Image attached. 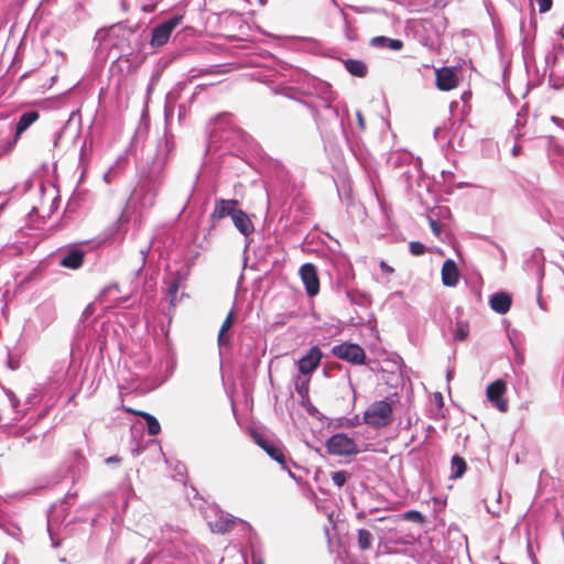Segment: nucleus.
I'll return each instance as SVG.
<instances>
[{"label": "nucleus", "instance_id": "f257e3e1", "mask_svg": "<svg viewBox=\"0 0 564 564\" xmlns=\"http://www.w3.org/2000/svg\"><path fill=\"white\" fill-rule=\"evenodd\" d=\"M297 75L301 78L304 77L306 82V87H303L302 93L314 97L313 100H301V104L311 110L318 129L327 130L332 124H337L344 139L349 142L350 137H348L346 123L349 113L346 107L340 112L338 107L333 105L335 94L332 90V86L326 82L310 77L301 72H297Z\"/></svg>", "mask_w": 564, "mask_h": 564}, {"label": "nucleus", "instance_id": "f03ea898", "mask_svg": "<svg viewBox=\"0 0 564 564\" xmlns=\"http://www.w3.org/2000/svg\"><path fill=\"white\" fill-rule=\"evenodd\" d=\"M159 543L163 544V549L159 553L148 554L142 564H163L167 556L188 560L196 555L197 546L194 544L192 536L177 527L170 524L162 527Z\"/></svg>", "mask_w": 564, "mask_h": 564}, {"label": "nucleus", "instance_id": "7ed1b4c3", "mask_svg": "<svg viewBox=\"0 0 564 564\" xmlns=\"http://www.w3.org/2000/svg\"><path fill=\"white\" fill-rule=\"evenodd\" d=\"M165 178L141 170L138 183L131 194V200L141 209H149L154 206L160 188Z\"/></svg>", "mask_w": 564, "mask_h": 564}, {"label": "nucleus", "instance_id": "20e7f679", "mask_svg": "<svg viewBox=\"0 0 564 564\" xmlns=\"http://www.w3.org/2000/svg\"><path fill=\"white\" fill-rule=\"evenodd\" d=\"M176 152V142L173 133L165 128L162 137L158 139L154 153L143 170L165 178L166 167Z\"/></svg>", "mask_w": 564, "mask_h": 564}, {"label": "nucleus", "instance_id": "39448f33", "mask_svg": "<svg viewBox=\"0 0 564 564\" xmlns=\"http://www.w3.org/2000/svg\"><path fill=\"white\" fill-rule=\"evenodd\" d=\"M208 527L215 533L225 534L234 529V527H241L242 531L250 532L251 525L245 520L226 513L218 507H212L206 513Z\"/></svg>", "mask_w": 564, "mask_h": 564}, {"label": "nucleus", "instance_id": "423d86ee", "mask_svg": "<svg viewBox=\"0 0 564 564\" xmlns=\"http://www.w3.org/2000/svg\"><path fill=\"white\" fill-rule=\"evenodd\" d=\"M364 421L366 424L376 429L390 425L393 421L392 405L386 400L373 402L365 411Z\"/></svg>", "mask_w": 564, "mask_h": 564}, {"label": "nucleus", "instance_id": "0eeeda50", "mask_svg": "<svg viewBox=\"0 0 564 564\" xmlns=\"http://www.w3.org/2000/svg\"><path fill=\"white\" fill-rule=\"evenodd\" d=\"M182 20V14H173L154 26L151 32V46L153 48H159L165 45L169 42L173 30L181 24Z\"/></svg>", "mask_w": 564, "mask_h": 564}, {"label": "nucleus", "instance_id": "6e6552de", "mask_svg": "<svg viewBox=\"0 0 564 564\" xmlns=\"http://www.w3.org/2000/svg\"><path fill=\"white\" fill-rule=\"evenodd\" d=\"M326 447L329 454L337 456H352L359 453L355 440L344 433H338L329 437Z\"/></svg>", "mask_w": 564, "mask_h": 564}, {"label": "nucleus", "instance_id": "1a4fd4ad", "mask_svg": "<svg viewBox=\"0 0 564 564\" xmlns=\"http://www.w3.org/2000/svg\"><path fill=\"white\" fill-rule=\"evenodd\" d=\"M332 354L352 365H364L366 362L365 350L358 345L352 343H343L332 348Z\"/></svg>", "mask_w": 564, "mask_h": 564}, {"label": "nucleus", "instance_id": "9d476101", "mask_svg": "<svg viewBox=\"0 0 564 564\" xmlns=\"http://www.w3.org/2000/svg\"><path fill=\"white\" fill-rule=\"evenodd\" d=\"M300 275L305 285L308 296H315L319 292V280L316 267L313 263L306 262L300 268Z\"/></svg>", "mask_w": 564, "mask_h": 564}, {"label": "nucleus", "instance_id": "9b49d317", "mask_svg": "<svg viewBox=\"0 0 564 564\" xmlns=\"http://www.w3.org/2000/svg\"><path fill=\"white\" fill-rule=\"evenodd\" d=\"M323 352L317 346H313L299 360V371L303 376H311L321 364Z\"/></svg>", "mask_w": 564, "mask_h": 564}, {"label": "nucleus", "instance_id": "f8f14e48", "mask_svg": "<svg viewBox=\"0 0 564 564\" xmlns=\"http://www.w3.org/2000/svg\"><path fill=\"white\" fill-rule=\"evenodd\" d=\"M253 440L270 456V458L279 463L282 468H288V460L280 445L265 440L260 434H254Z\"/></svg>", "mask_w": 564, "mask_h": 564}, {"label": "nucleus", "instance_id": "ddd939ff", "mask_svg": "<svg viewBox=\"0 0 564 564\" xmlns=\"http://www.w3.org/2000/svg\"><path fill=\"white\" fill-rule=\"evenodd\" d=\"M506 382L498 379L491 382L486 390L488 400L501 412L508 410V402L503 399Z\"/></svg>", "mask_w": 564, "mask_h": 564}, {"label": "nucleus", "instance_id": "4468645a", "mask_svg": "<svg viewBox=\"0 0 564 564\" xmlns=\"http://www.w3.org/2000/svg\"><path fill=\"white\" fill-rule=\"evenodd\" d=\"M40 118V112L37 110H29L23 112L17 124L13 139L9 142L7 150H11L15 143L18 142L21 134L26 131L35 121Z\"/></svg>", "mask_w": 564, "mask_h": 564}, {"label": "nucleus", "instance_id": "2eb2a0df", "mask_svg": "<svg viewBox=\"0 0 564 564\" xmlns=\"http://www.w3.org/2000/svg\"><path fill=\"white\" fill-rule=\"evenodd\" d=\"M239 202L237 199L217 198L215 200L214 210L210 214L212 220H220L225 217H232L238 209Z\"/></svg>", "mask_w": 564, "mask_h": 564}, {"label": "nucleus", "instance_id": "dca6fc26", "mask_svg": "<svg viewBox=\"0 0 564 564\" xmlns=\"http://www.w3.org/2000/svg\"><path fill=\"white\" fill-rule=\"evenodd\" d=\"M458 84V77L455 68L442 67L436 70V87L440 90H451Z\"/></svg>", "mask_w": 564, "mask_h": 564}, {"label": "nucleus", "instance_id": "f3484780", "mask_svg": "<svg viewBox=\"0 0 564 564\" xmlns=\"http://www.w3.org/2000/svg\"><path fill=\"white\" fill-rule=\"evenodd\" d=\"M85 259V251L78 247H72L65 251L59 260V265L70 270L79 269Z\"/></svg>", "mask_w": 564, "mask_h": 564}, {"label": "nucleus", "instance_id": "a211bd4d", "mask_svg": "<svg viewBox=\"0 0 564 564\" xmlns=\"http://www.w3.org/2000/svg\"><path fill=\"white\" fill-rule=\"evenodd\" d=\"M236 229L246 238L251 236L254 231V225L249 215L242 209L238 208L231 217Z\"/></svg>", "mask_w": 564, "mask_h": 564}, {"label": "nucleus", "instance_id": "6ab92c4d", "mask_svg": "<svg viewBox=\"0 0 564 564\" xmlns=\"http://www.w3.org/2000/svg\"><path fill=\"white\" fill-rule=\"evenodd\" d=\"M512 299L507 292H497L489 296L490 308L498 314H506L511 307Z\"/></svg>", "mask_w": 564, "mask_h": 564}, {"label": "nucleus", "instance_id": "aec40b11", "mask_svg": "<svg viewBox=\"0 0 564 564\" xmlns=\"http://www.w3.org/2000/svg\"><path fill=\"white\" fill-rule=\"evenodd\" d=\"M442 283L445 286H456L459 280V271L454 260L447 259L442 267Z\"/></svg>", "mask_w": 564, "mask_h": 564}, {"label": "nucleus", "instance_id": "412c9836", "mask_svg": "<svg viewBox=\"0 0 564 564\" xmlns=\"http://www.w3.org/2000/svg\"><path fill=\"white\" fill-rule=\"evenodd\" d=\"M36 316L41 322L42 328L48 327L56 318V307L53 302L45 301L36 308Z\"/></svg>", "mask_w": 564, "mask_h": 564}, {"label": "nucleus", "instance_id": "4be33fe9", "mask_svg": "<svg viewBox=\"0 0 564 564\" xmlns=\"http://www.w3.org/2000/svg\"><path fill=\"white\" fill-rule=\"evenodd\" d=\"M389 163L393 167H400L404 164H414V167L416 169L417 172H420L421 170V160L419 158L414 159L413 155L408 151H398L391 153L389 158Z\"/></svg>", "mask_w": 564, "mask_h": 564}, {"label": "nucleus", "instance_id": "5701e85b", "mask_svg": "<svg viewBox=\"0 0 564 564\" xmlns=\"http://www.w3.org/2000/svg\"><path fill=\"white\" fill-rule=\"evenodd\" d=\"M345 69L352 76L365 78L368 74V66L361 59L340 58Z\"/></svg>", "mask_w": 564, "mask_h": 564}, {"label": "nucleus", "instance_id": "b1692460", "mask_svg": "<svg viewBox=\"0 0 564 564\" xmlns=\"http://www.w3.org/2000/svg\"><path fill=\"white\" fill-rule=\"evenodd\" d=\"M370 45L376 48H389L391 51H400L403 42L399 39H390L383 35L375 36L370 40Z\"/></svg>", "mask_w": 564, "mask_h": 564}, {"label": "nucleus", "instance_id": "393cba45", "mask_svg": "<svg viewBox=\"0 0 564 564\" xmlns=\"http://www.w3.org/2000/svg\"><path fill=\"white\" fill-rule=\"evenodd\" d=\"M234 323V310H231L226 319L224 321L219 333H218V346L219 348L230 347L231 346V337L227 334V330L232 326Z\"/></svg>", "mask_w": 564, "mask_h": 564}, {"label": "nucleus", "instance_id": "a878e982", "mask_svg": "<svg viewBox=\"0 0 564 564\" xmlns=\"http://www.w3.org/2000/svg\"><path fill=\"white\" fill-rule=\"evenodd\" d=\"M135 413L145 421L147 431L149 435L155 436L160 433L161 425L154 415L143 411H138Z\"/></svg>", "mask_w": 564, "mask_h": 564}, {"label": "nucleus", "instance_id": "bb28decb", "mask_svg": "<svg viewBox=\"0 0 564 564\" xmlns=\"http://www.w3.org/2000/svg\"><path fill=\"white\" fill-rule=\"evenodd\" d=\"M451 465H452L451 466V468H452L451 477L452 478H460L465 474L466 468H467L465 459L463 457H460L459 455H454L452 457Z\"/></svg>", "mask_w": 564, "mask_h": 564}, {"label": "nucleus", "instance_id": "cd10ccee", "mask_svg": "<svg viewBox=\"0 0 564 564\" xmlns=\"http://www.w3.org/2000/svg\"><path fill=\"white\" fill-rule=\"evenodd\" d=\"M181 282H182L181 275L173 276L167 282V295L170 297V305L171 306L175 305V299H176V294H177V292L180 290Z\"/></svg>", "mask_w": 564, "mask_h": 564}, {"label": "nucleus", "instance_id": "c85d7f7f", "mask_svg": "<svg viewBox=\"0 0 564 564\" xmlns=\"http://www.w3.org/2000/svg\"><path fill=\"white\" fill-rule=\"evenodd\" d=\"M372 539V534L368 530H358V546L360 550H369L371 547Z\"/></svg>", "mask_w": 564, "mask_h": 564}, {"label": "nucleus", "instance_id": "c756f323", "mask_svg": "<svg viewBox=\"0 0 564 564\" xmlns=\"http://www.w3.org/2000/svg\"><path fill=\"white\" fill-rule=\"evenodd\" d=\"M468 334H469V327H468V324H467V323H464V322L458 321V322L456 323V328H455V332H454V338H455V340H457V341H464V340L468 337Z\"/></svg>", "mask_w": 564, "mask_h": 564}, {"label": "nucleus", "instance_id": "7c9ffc66", "mask_svg": "<svg viewBox=\"0 0 564 564\" xmlns=\"http://www.w3.org/2000/svg\"><path fill=\"white\" fill-rule=\"evenodd\" d=\"M350 474L346 470H338L332 473V480L337 487H343L347 479L349 478Z\"/></svg>", "mask_w": 564, "mask_h": 564}, {"label": "nucleus", "instance_id": "2f4dec72", "mask_svg": "<svg viewBox=\"0 0 564 564\" xmlns=\"http://www.w3.org/2000/svg\"><path fill=\"white\" fill-rule=\"evenodd\" d=\"M403 519L406 521L422 524L425 521V517L417 510H409L403 513Z\"/></svg>", "mask_w": 564, "mask_h": 564}, {"label": "nucleus", "instance_id": "473e14b6", "mask_svg": "<svg viewBox=\"0 0 564 564\" xmlns=\"http://www.w3.org/2000/svg\"><path fill=\"white\" fill-rule=\"evenodd\" d=\"M295 391L302 398L306 397L308 393V378L304 379V378L297 377V379L295 381Z\"/></svg>", "mask_w": 564, "mask_h": 564}, {"label": "nucleus", "instance_id": "72a5a7b5", "mask_svg": "<svg viewBox=\"0 0 564 564\" xmlns=\"http://www.w3.org/2000/svg\"><path fill=\"white\" fill-rule=\"evenodd\" d=\"M409 251L411 254L419 257L425 253L426 247L420 241H411L409 243Z\"/></svg>", "mask_w": 564, "mask_h": 564}, {"label": "nucleus", "instance_id": "f704fd0d", "mask_svg": "<svg viewBox=\"0 0 564 564\" xmlns=\"http://www.w3.org/2000/svg\"><path fill=\"white\" fill-rule=\"evenodd\" d=\"M174 471H175V475H174V478L178 481H184L185 478H186V467L183 463L181 462H175V465H174Z\"/></svg>", "mask_w": 564, "mask_h": 564}, {"label": "nucleus", "instance_id": "c9c22d12", "mask_svg": "<svg viewBox=\"0 0 564 564\" xmlns=\"http://www.w3.org/2000/svg\"><path fill=\"white\" fill-rule=\"evenodd\" d=\"M549 84L554 89H562L564 87V77L557 76L553 73L549 75Z\"/></svg>", "mask_w": 564, "mask_h": 564}, {"label": "nucleus", "instance_id": "e433bc0d", "mask_svg": "<svg viewBox=\"0 0 564 564\" xmlns=\"http://www.w3.org/2000/svg\"><path fill=\"white\" fill-rule=\"evenodd\" d=\"M68 124L69 122L67 121L57 131H55L53 140L54 148H57L59 145V142L68 128Z\"/></svg>", "mask_w": 564, "mask_h": 564}, {"label": "nucleus", "instance_id": "4c0bfd02", "mask_svg": "<svg viewBox=\"0 0 564 564\" xmlns=\"http://www.w3.org/2000/svg\"><path fill=\"white\" fill-rule=\"evenodd\" d=\"M4 393L12 406V409L17 410L19 404H20V400L18 399V397L15 395V393L10 390V389H4Z\"/></svg>", "mask_w": 564, "mask_h": 564}, {"label": "nucleus", "instance_id": "58836bf2", "mask_svg": "<svg viewBox=\"0 0 564 564\" xmlns=\"http://www.w3.org/2000/svg\"><path fill=\"white\" fill-rule=\"evenodd\" d=\"M539 6L541 13L547 12L552 8V0H534Z\"/></svg>", "mask_w": 564, "mask_h": 564}, {"label": "nucleus", "instance_id": "ea45409f", "mask_svg": "<svg viewBox=\"0 0 564 564\" xmlns=\"http://www.w3.org/2000/svg\"><path fill=\"white\" fill-rule=\"evenodd\" d=\"M95 314V306L94 304H88L84 312L82 313V322L87 321L90 316Z\"/></svg>", "mask_w": 564, "mask_h": 564}, {"label": "nucleus", "instance_id": "a19ab883", "mask_svg": "<svg viewBox=\"0 0 564 564\" xmlns=\"http://www.w3.org/2000/svg\"><path fill=\"white\" fill-rule=\"evenodd\" d=\"M430 226H431V229H432V231H433V234L435 236H440L441 235L442 226H441V224L437 220H435L433 218H430Z\"/></svg>", "mask_w": 564, "mask_h": 564}, {"label": "nucleus", "instance_id": "79ce46f5", "mask_svg": "<svg viewBox=\"0 0 564 564\" xmlns=\"http://www.w3.org/2000/svg\"><path fill=\"white\" fill-rule=\"evenodd\" d=\"M356 117H357L358 128H359L360 132H364L366 130V121H365V118H364L361 111L358 110L356 112Z\"/></svg>", "mask_w": 564, "mask_h": 564}, {"label": "nucleus", "instance_id": "37998d69", "mask_svg": "<svg viewBox=\"0 0 564 564\" xmlns=\"http://www.w3.org/2000/svg\"><path fill=\"white\" fill-rule=\"evenodd\" d=\"M0 528L3 529L9 535H18L19 528L14 525L6 527L2 522H0Z\"/></svg>", "mask_w": 564, "mask_h": 564}, {"label": "nucleus", "instance_id": "c03bdc74", "mask_svg": "<svg viewBox=\"0 0 564 564\" xmlns=\"http://www.w3.org/2000/svg\"><path fill=\"white\" fill-rule=\"evenodd\" d=\"M292 467H297V465L294 463V462H288V468H283L284 470L288 471L289 476L291 478H293L294 480L297 481V477L295 476V474L292 471Z\"/></svg>", "mask_w": 564, "mask_h": 564}, {"label": "nucleus", "instance_id": "a18cd8bd", "mask_svg": "<svg viewBox=\"0 0 564 564\" xmlns=\"http://www.w3.org/2000/svg\"><path fill=\"white\" fill-rule=\"evenodd\" d=\"M551 120L552 122H554L557 127H560L561 129L564 130V119L560 118V117H556V116H552L551 117Z\"/></svg>", "mask_w": 564, "mask_h": 564}, {"label": "nucleus", "instance_id": "49530a36", "mask_svg": "<svg viewBox=\"0 0 564 564\" xmlns=\"http://www.w3.org/2000/svg\"><path fill=\"white\" fill-rule=\"evenodd\" d=\"M380 269H381L383 272L389 273V274H390V273H392V272L394 271V270H393V268H392V267H390V265H389L387 262H384V261H381V262H380Z\"/></svg>", "mask_w": 564, "mask_h": 564}, {"label": "nucleus", "instance_id": "de8ad7c7", "mask_svg": "<svg viewBox=\"0 0 564 564\" xmlns=\"http://www.w3.org/2000/svg\"><path fill=\"white\" fill-rule=\"evenodd\" d=\"M294 88L292 87H285L281 90V94L289 97V98H295L293 95Z\"/></svg>", "mask_w": 564, "mask_h": 564}, {"label": "nucleus", "instance_id": "09e8293b", "mask_svg": "<svg viewBox=\"0 0 564 564\" xmlns=\"http://www.w3.org/2000/svg\"><path fill=\"white\" fill-rule=\"evenodd\" d=\"M471 98V91L470 90H466L460 96V99L466 105Z\"/></svg>", "mask_w": 564, "mask_h": 564}, {"label": "nucleus", "instance_id": "8fccbe9b", "mask_svg": "<svg viewBox=\"0 0 564 564\" xmlns=\"http://www.w3.org/2000/svg\"><path fill=\"white\" fill-rule=\"evenodd\" d=\"M23 433H24V430H23V427H21V426H20V427H14V429L10 432V434H11V435H13V436H22V435H23Z\"/></svg>", "mask_w": 564, "mask_h": 564}, {"label": "nucleus", "instance_id": "3c124183", "mask_svg": "<svg viewBox=\"0 0 564 564\" xmlns=\"http://www.w3.org/2000/svg\"><path fill=\"white\" fill-rule=\"evenodd\" d=\"M487 511H488L490 514L495 516V517H498V516L500 514V510H499V509H494V508H491V507H489V506H487Z\"/></svg>", "mask_w": 564, "mask_h": 564}, {"label": "nucleus", "instance_id": "603ef678", "mask_svg": "<svg viewBox=\"0 0 564 564\" xmlns=\"http://www.w3.org/2000/svg\"><path fill=\"white\" fill-rule=\"evenodd\" d=\"M119 462H120V458L118 456H110V457L106 458L107 464L119 463Z\"/></svg>", "mask_w": 564, "mask_h": 564}, {"label": "nucleus", "instance_id": "864d4df0", "mask_svg": "<svg viewBox=\"0 0 564 564\" xmlns=\"http://www.w3.org/2000/svg\"><path fill=\"white\" fill-rule=\"evenodd\" d=\"M110 175H111V171L110 170L104 174V180H105L106 183H110L111 182Z\"/></svg>", "mask_w": 564, "mask_h": 564}, {"label": "nucleus", "instance_id": "5fc2aeb1", "mask_svg": "<svg viewBox=\"0 0 564 564\" xmlns=\"http://www.w3.org/2000/svg\"><path fill=\"white\" fill-rule=\"evenodd\" d=\"M170 112H172V110H170L169 104L166 102L165 108H164V113H165L166 120H169Z\"/></svg>", "mask_w": 564, "mask_h": 564}, {"label": "nucleus", "instance_id": "6e6d98bb", "mask_svg": "<svg viewBox=\"0 0 564 564\" xmlns=\"http://www.w3.org/2000/svg\"><path fill=\"white\" fill-rule=\"evenodd\" d=\"M198 180H199V173H197V174L195 175V181H194V184H193L192 189H191V195H192V194H193V192L195 191V187H196V184H197Z\"/></svg>", "mask_w": 564, "mask_h": 564}, {"label": "nucleus", "instance_id": "4d7b16f0", "mask_svg": "<svg viewBox=\"0 0 564 564\" xmlns=\"http://www.w3.org/2000/svg\"><path fill=\"white\" fill-rule=\"evenodd\" d=\"M149 249H150V248L141 249V251H140V252H141V254H142V261H143V263L145 262V258H147V254H148V252H149Z\"/></svg>", "mask_w": 564, "mask_h": 564}, {"label": "nucleus", "instance_id": "13d9d810", "mask_svg": "<svg viewBox=\"0 0 564 564\" xmlns=\"http://www.w3.org/2000/svg\"><path fill=\"white\" fill-rule=\"evenodd\" d=\"M252 564H263L262 560L260 557H257V556H252Z\"/></svg>", "mask_w": 564, "mask_h": 564}, {"label": "nucleus", "instance_id": "bf43d9fd", "mask_svg": "<svg viewBox=\"0 0 564 564\" xmlns=\"http://www.w3.org/2000/svg\"><path fill=\"white\" fill-rule=\"evenodd\" d=\"M185 115V107L181 106L178 110V118L181 119Z\"/></svg>", "mask_w": 564, "mask_h": 564}, {"label": "nucleus", "instance_id": "052dcab7", "mask_svg": "<svg viewBox=\"0 0 564 564\" xmlns=\"http://www.w3.org/2000/svg\"><path fill=\"white\" fill-rule=\"evenodd\" d=\"M35 438H36V436H35L34 434H30V435L25 436V441H26L28 443L32 442V441H33V440H35Z\"/></svg>", "mask_w": 564, "mask_h": 564}, {"label": "nucleus", "instance_id": "680f3d73", "mask_svg": "<svg viewBox=\"0 0 564 564\" xmlns=\"http://www.w3.org/2000/svg\"><path fill=\"white\" fill-rule=\"evenodd\" d=\"M458 107V102L457 101H453L451 102V106H449V109H451V112H454V109Z\"/></svg>", "mask_w": 564, "mask_h": 564}, {"label": "nucleus", "instance_id": "e2e57ef3", "mask_svg": "<svg viewBox=\"0 0 564 564\" xmlns=\"http://www.w3.org/2000/svg\"><path fill=\"white\" fill-rule=\"evenodd\" d=\"M347 39L349 41H356V35L354 33L347 32Z\"/></svg>", "mask_w": 564, "mask_h": 564}, {"label": "nucleus", "instance_id": "0e129e2a", "mask_svg": "<svg viewBox=\"0 0 564 564\" xmlns=\"http://www.w3.org/2000/svg\"><path fill=\"white\" fill-rule=\"evenodd\" d=\"M536 273H538L539 279H542V276H543V268L539 267Z\"/></svg>", "mask_w": 564, "mask_h": 564}, {"label": "nucleus", "instance_id": "69168bd1", "mask_svg": "<svg viewBox=\"0 0 564 564\" xmlns=\"http://www.w3.org/2000/svg\"><path fill=\"white\" fill-rule=\"evenodd\" d=\"M436 401H440V404L442 405L443 404V397L441 393H437L436 395Z\"/></svg>", "mask_w": 564, "mask_h": 564}, {"label": "nucleus", "instance_id": "338daca9", "mask_svg": "<svg viewBox=\"0 0 564 564\" xmlns=\"http://www.w3.org/2000/svg\"><path fill=\"white\" fill-rule=\"evenodd\" d=\"M436 401H440V404L442 405L443 404V397L441 393H437L436 395Z\"/></svg>", "mask_w": 564, "mask_h": 564}, {"label": "nucleus", "instance_id": "774afa93", "mask_svg": "<svg viewBox=\"0 0 564 564\" xmlns=\"http://www.w3.org/2000/svg\"><path fill=\"white\" fill-rule=\"evenodd\" d=\"M452 376H453V371H452V370H448V371H447V380H449V379L452 378Z\"/></svg>", "mask_w": 564, "mask_h": 564}]
</instances>
